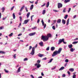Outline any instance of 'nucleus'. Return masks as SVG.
I'll return each instance as SVG.
<instances>
[{
  "label": "nucleus",
  "instance_id": "obj_1",
  "mask_svg": "<svg viewBox=\"0 0 78 78\" xmlns=\"http://www.w3.org/2000/svg\"><path fill=\"white\" fill-rule=\"evenodd\" d=\"M49 37H51V34H48L47 36L42 35L41 36V39L43 40L44 42H45L48 40Z\"/></svg>",
  "mask_w": 78,
  "mask_h": 78
},
{
  "label": "nucleus",
  "instance_id": "obj_2",
  "mask_svg": "<svg viewBox=\"0 0 78 78\" xmlns=\"http://www.w3.org/2000/svg\"><path fill=\"white\" fill-rule=\"evenodd\" d=\"M62 48H59L58 51H55L53 52V54L52 55V57L55 56L57 54H59L62 50Z\"/></svg>",
  "mask_w": 78,
  "mask_h": 78
},
{
  "label": "nucleus",
  "instance_id": "obj_3",
  "mask_svg": "<svg viewBox=\"0 0 78 78\" xmlns=\"http://www.w3.org/2000/svg\"><path fill=\"white\" fill-rule=\"evenodd\" d=\"M62 42H63V44H67V42H64V38L59 40L58 43V45L60 44Z\"/></svg>",
  "mask_w": 78,
  "mask_h": 78
},
{
  "label": "nucleus",
  "instance_id": "obj_4",
  "mask_svg": "<svg viewBox=\"0 0 78 78\" xmlns=\"http://www.w3.org/2000/svg\"><path fill=\"white\" fill-rule=\"evenodd\" d=\"M35 50V48L34 47H33L32 48V51L30 53V54H31V55H34V53H35V51H34Z\"/></svg>",
  "mask_w": 78,
  "mask_h": 78
},
{
  "label": "nucleus",
  "instance_id": "obj_5",
  "mask_svg": "<svg viewBox=\"0 0 78 78\" xmlns=\"http://www.w3.org/2000/svg\"><path fill=\"white\" fill-rule=\"evenodd\" d=\"M62 7V4L61 3H58V9H60V8Z\"/></svg>",
  "mask_w": 78,
  "mask_h": 78
},
{
  "label": "nucleus",
  "instance_id": "obj_6",
  "mask_svg": "<svg viewBox=\"0 0 78 78\" xmlns=\"http://www.w3.org/2000/svg\"><path fill=\"white\" fill-rule=\"evenodd\" d=\"M41 23L43 26H44V28L45 29L46 27V24H44V20H41Z\"/></svg>",
  "mask_w": 78,
  "mask_h": 78
},
{
  "label": "nucleus",
  "instance_id": "obj_7",
  "mask_svg": "<svg viewBox=\"0 0 78 78\" xmlns=\"http://www.w3.org/2000/svg\"><path fill=\"white\" fill-rule=\"evenodd\" d=\"M29 21H30V20L29 19L25 20L23 23V24H27V23Z\"/></svg>",
  "mask_w": 78,
  "mask_h": 78
},
{
  "label": "nucleus",
  "instance_id": "obj_8",
  "mask_svg": "<svg viewBox=\"0 0 78 78\" xmlns=\"http://www.w3.org/2000/svg\"><path fill=\"white\" fill-rule=\"evenodd\" d=\"M35 66H37V68H39V67H41V65L38 63H36L35 64Z\"/></svg>",
  "mask_w": 78,
  "mask_h": 78
},
{
  "label": "nucleus",
  "instance_id": "obj_9",
  "mask_svg": "<svg viewBox=\"0 0 78 78\" xmlns=\"http://www.w3.org/2000/svg\"><path fill=\"white\" fill-rule=\"evenodd\" d=\"M35 34H36V32H34L29 34V35L30 36H34V35H35Z\"/></svg>",
  "mask_w": 78,
  "mask_h": 78
},
{
  "label": "nucleus",
  "instance_id": "obj_10",
  "mask_svg": "<svg viewBox=\"0 0 78 78\" xmlns=\"http://www.w3.org/2000/svg\"><path fill=\"white\" fill-rule=\"evenodd\" d=\"M39 44L41 47H43L44 46V43L42 42L39 43Z\"/></svg>",
  "mask_w": 78,
  "mask_h": 78
},
{
  "label": "nucleus",
  "instance_id": "obj_11",
  "mask_svg": "<svg viewBox=\"0 0 78 78\" xmlns=\"http://www.w3.org/2000/svg\"><path fill=\"white\" fill-rule=\"evenodd\" d=\"M23 8H25V6L24 5H23V6H22V7H21V8L20 9V11L21 12L22 11V10H23Z\"/></svg>",
  "mask_w": 78,
  "mask_h": 78
},
{
  "label": "nucleus",
  "instance_id": "obj_12",
  "mask_svg": "<svg viewBox=\"0 0 78 78\" xmlns=\"http://www.w3.org/2000/svg\"><path fill=\"white\" fill-rule=\"evenodd\" d=\"M68 47L69 48H72L73 47V45L72 44L69 45Z\"/></svg>",
  "mask_w": 78,
  "mask_h": 78
},
{
  "label": "nucleus",
  "instance_id": "obj_13",
  "mask_svg": "<svg viewBox=\"0 0 78 78\" xmlns=\"http://www.w3.org/2000/svg\"><path fill=\"white\" fill-rule=\"evenodd\" d=\"M64 69H65L64 67V66H62L59 69V70L60 71L61 70H64Z\"/></svg>",
  "mask_w": 78,
  "mask_h": 78
},
{
  "label": "nucleus",
  "instance_id": "obj_14",
  "mask_svg": "<svg viewBox=\"0 0 78 78\" xmlns=\"http://www.w3.org/2000/svg\"><path fill=\"white\" fill-rule=\"evenodd\" d=\"M38 56H39V57H40V58H42V56H44V55L43 54H39L38 55Z\"/></svg>",
  "mask_w": 78,
  "mask_h": 78
},
{
  "label": "nucleus",
  "instance_id": "obj_15",
  "mask_svg": "<svg viewBox=\"0 0 78 78\" xmlns=\"http://www.w3.org/2000/svg\"><path fill=\"white\" fill-rule=\"evenodd\" d=\"M62 23L63 24H64V25H65V24H66V20H65L64 19H62Z\"/></svg>",
  "mask_w": 78,
  "mask_h": 78
},
{
  "label": "nucleus",
  "instance_id": "obj_16",
  "mask_svg": "<svg viewBox=\"0 0 78 78\" xmlns=\"http://www.w3.org/2000/svg\"><path fill=\"white\" fill-rule=\"evenodd\" d=\"M51 51H53L54 50H55V47H52L51 48Z\"/></svg>",
  "mask_w": 78,
  "mask_h": 78
},
{
  "label": "nucleus",
  "instance_id": "obj_17",
  "mask_svg": "<svg viewBox=\"0 0 78 78\" xmlns=\"http://www.w3.org/2000/svg\"><path fill=\"white\" fill-rule=\"evenodd\" d=\"M61 22V20L60 19H58L57 20V23H60Z\"/></svg>",
  "mask_w": 78,
  "mask_h": 78
},
{
  "label": "nucleus",
  "instance_id": "obj_18",
  "mask_svg": "<svg viewBox=\"0 0 78 78\" xmlns=\"http://www.w3.org/2000/svg\"><path fill=\"white\" fill-rule=\"evenodd\" d=\"M69 18L67 21H66V25L67 26L68 25H69Z\"/></svg>",
  "mask_w": 78,
  "mask_h": 78
},
{
  "label": "nucleus",
  "instance_id": "obj_19",
  "mask_svg": "<svg viewBox=\"0 0 78 78\" xmlns=\"http://www.w3.org/2000/svg\"><path fill=\"white\" fill-rule=\"evenodd\" d=\"M33 7H34V5H31L30 6V10H31V9H33Z\"/></svg>",
  "mask_w": 78,
  "mask_h": 78
},
{
  "label": "nucleus",
  "instance_id": "obj_20",
  "mask_svg": "<svg viewBox=\"0 0 78 78\" xmlns=\"http://www.w3.org/2000/svg\"><path fill=\"white\" fill-rule=\"evenodd\" d=\"M5 54V51H0V54Z\"/></svg>",
  "mask_w": 78,
  "mask_h": 78
},
{
  "label": "nucleus",
  "instance_id": "obj_21",
  "mask_svg": "<svg viewBox=\"0 0 78 78\" xmlns=\"http://www.w3.org/2000/svg\"><path fill=\"white\" fill-rule=\"evenodd\" d=\"M49 2H48L46 4V8H48V6H49Z\"/></svg>",
  "mask_w": 78,
  "mask_h": 78
},
{
  "label": "nucleus",
  "instance_id": "obj_22",
  "mask_svg": "<svg viewBox=\"0 0 78 78\" xmlns=\"http://www.w3.org/2000/svg\"><path fill=\"white\" fill-rule=\"evenodd\" d=\"M70 0H65L64 2L65 3H68V2H70Z\"/></svg>",
  "mask_w": 78,
  "mask_h": 78
},
{
  "label": "nucleus",
  "instance_id": "obj_23",
  "mask_svg": "<svg viewBox=\"0 0 78 78\" xmlns=\"http://www.w3.org/2000/svg\"><path fill=\"white\" fill-rule=\"evenodd\" d=\"M30 12H28L27 14V18H28V17H29V16H30Z\"/></svg>",
  "mask_w": 78,
  "mask_h": 78
},
{
  "label": "nucleus",
  "instance_id": "obj_24",
  "mask_svg": "<svg viewBox=\"0 0 78 78\" xmlns=\"http://www.w3.org/2000/svg\"><path fill=\"white\" fill-rule=\"evenodd\" d=\"M69 70L70 72H73V71H74V69L73 68H70L69 69Z\"/></svg>",
  "mask_w": 78,
  "mask_h": 78
},
{
  "label": "nucleus",
  "instance_id": "obj_25",
  "mask_svg": "<svg viewBox=\"0 0 78 78\" xmlns=\"http://www.w3.org/2000/svg\"><path fill=\"white\" fill-rule=\"evenodd\" d=\"M21 68V67H20L18 69V71H17V72L18 73L20 72V69Z\"/></svg>",
  "mask_w": 78,
  "mask_h": 78
},
{
  "label": "nucleus",
  "instance_id": "obj_26",
  "mask_svg": "<svg viewBox=\"0 0 78 78\" xmlns=\"http://www.w3.org/2000/svg\"><path fill=\"white\" fill-rule=\"evenodd\" d=\"M45 12H46L45 10H44L43 11L42 14H43V15H44V14H45Z\"/></svg>",
  "mask_w": 78,
  "mask_h": 78
},
{
  "label": "nucleus",
  "instance_id": "obj_27",
  "mask_svg": "<svg viewBox=\"0 0 78 78\" xmlns=\"http://www.w3.org/2000/svg\"><path fill=\"white\" fill-rule=\"evenodd\" d=\"M53 60V58H51L50 60L49 61V62H48V63H50V62H51Z\"/></svg>",
  "mask_w": 78,
  "mask_h": 78
},
{
  "label": "nucleus",
  "instance_id": "obj_28",
  "mask_svg": "<svg viewBox=\"0 0 78 78\" xmlns=\"http://www.w3.org/2000/svg\"><path fill=\"white\" fill-rule=\"evenodd\" d=\"M2 12H4L5 11V8L4 7H3L2 8Z\"/></svg>",
  "mask_w": 78,
  "mask_h": 78
},
{
  "label": "nucleus",
  "instance_id": "obj_29",
  "mask_svg": "<svg viewBox=\"0 0 78 78\" xmlns=\"http://www.w3.org/2000/svg\"><path fill=\"white\" fill-rule=\"evenodd\" d=\"M13 17L14 19L16 18V16H15V14L14 13L13 14Z\"/></svg>",
  "mask_w": 78,
  "mask_h": 78
},
{
  "label": "nucleus",
  "instance_id": "obj_30",
  "mask_svg": "<svg viewBox=\"0 0 78 78\" xmlns=\"http://www.w3.org/2000/svg\"><path fill=\"white\" fill-rule=\"evenodd\" d=\"M67 17H68V15H66L64 17V19H66L67 18Z\"/></svg>",
  "mask_w": 78,
  "mask_h": 78
},
{
  "label": "nucleus",
  "instance_id": "obj_31",
  "mask_svg": "<svg viewBox=\"0 0 78 78\" xmlns=\"http://www.w3.org/2000/svg\"><path fill=\"white\" fill-rule=\"evenodd\" d=\"M78 43V41H74L73 42V44H77Z\"/></svg>",
  "mask_w": 78,
  "mask_h": 78
},
{
  "label": "nucleus",
  "instance_id": "obj_32",
  "mask_svg": "<svg viewBox=\"0 0 78 78\" xmlns=\"http://www.w3.org/2000/svg\"><path fill=\"white\" fill-rule=\"evenodd\" d=\"M66 8H65L63 10V12H66Z\"/></svg>",
  "mask_w": 78,
  "mask_h": 78
},
{
  "label": "nucleus",
  "instance_id": "obj_33",
  "mask_svg": "<svg viewBox=\"0 0 78 78\" xmlns=\"http://www.w3.org/2000/svg\"><path fill=\"white\" fill-rule=\"evenodd\" d=\"M70 51L71 52H73V48H71Z\"/></svg>",
  "mask_w": 78,
  "mask_h": 78
},
{
  "label": "nucleus",
  "instance_id": "obj_34",
  "mask_svg": "<svg viewBox=\"0 0 78 78\" xmlns=\"http://www.w3.org/2000/svg\"><path fill=\"white\" fill-rule=\"evenodd\" d=\"M19 18L20 19V20L21 22V21L22 20V16H20Z\"/></svg>",
  "mask_w": 78,
  "mask_h": 78
},
{
  "label": "nucleus",
  "instance_id": "obj_35",
  "mask_svg": "<svg viewBox=\"0 0 78 78\" xmlns=\"http://www.w3.org/2000/svg\"><path fill=\"white\" fill-rule=\"evenodd\" d=\"M33 17H34V15H32L31 16V21H33Z\"/></svg>",
  "mask_w": 78,
  "mask_h": 78
},
{
  "label": "nucleus",
  "instance_id": "obj_36",
  "mask_svg": "<svg viewBox=\"0 0 78 78\" xmlns=\"http://www.w3.org/2000/svg\"><path fill=\"white\" fill-rule=\"evenodd\" d=\"M73 78H76V75L74 74L73 76Z\"/></svg>",
  "mask_w": 78,
  "mask_h": 78
},
{
  "label": "nucleus",
  "instance_id": "obj_37",
  "mask_svg": "<svg viewBox=\"0 0 78 78\" xmlns=\"http://www.w3.org/2000/svg\"><path fill=\"white\" fill-rule=\"evenodd\" d=\"M28 58H25L24 59L23 61H27Z\"/></svg>",
  "mask_w": 78,
  "mask_h": 78
},
{
  "label": "nucleus",
  "instance_id": "obj_38",
  "mask_svg": "<svg viewBox=\"0 0 78 78\" xmlns=\"http://www.w3.org/2000/svg\"><path fill=\"white\" fill-rule=\"evenodd\" d=\"M14 8V6L12 7L11 9V11H12L13 10V9Z\"/></svg>",
  "mask_w": 78,
  "mask_h": 78
},
{
  "label": "nucleus",
  "instance_id": "obj_39",
  "mask_svg": "<svg viewBox=\"0 0 78 78\" xmlns=\"http://www.w3.org/2000/svg\"><path fill=\"white\" fill-rule=\"evenodd\" d=\"M31 48H32V46H30L29 48V50H30L31 49Z\"/></svg>",
  "mask_w": 78,
  "mask_h": 78
},
{
  "label": "nucleus",
  "instance_id": "obj_40",
  "mask_svg": "<svg viewBox=\"0 0 78 78\" xmlns=\"http://www.w3.org/2000/svg\"><path fill=\"white\" fill-rule=\"evenodd\" d=\"M4 71H5V72H6V73H8V72H9L7 70H6V69H4Z\"/></svg>",
  "mask_w": 78,
  "mask_h": 78
},
{
  "label": "nucleus",
  "instance_id": "obj_41",
  "mask_svg": "<svg viewBox=\"0 0 78 78\" xmlns=\"http://www.w3.org/2000/svg\"><path fill=\"white\" fill-rule=\"evenodd\" d=\"M65 62H69V60L68 59H66L65 60Z\"/></svg>",
  "mask_w": 78,
  "mask_h": 78
},
{
  "label": "nucleus",
  "instance_id": "obj_42",
  "mask_svg": "<svg viewBox=\"0 0 78 78\" xmlns=\"http://www.w3.org/2000/svg\"><path fill=\"white\" fill-rule=\"evenodd\" d=\"M37 28V27H34L33 28H32V30H34V29H36V28Z\"/></svg>",
  "mask_w": 78,
  "mask_h": 78
},
{
  "label": "nucleus",
  "instance_id": "obj_43",
  "mask_svg": "<svg viewBox=\"0 0 78 78\" xmlns=\"http://www.w3.org/2000/svg\"><path fill=\"white\" fill-rule=\"evenodd\" d=\"M16 54H14V55H13V57L15 58V59H16Z\"/></svg>",
  "mask_w": 78,
  "mask_h": 78
},
{
  "label": "nucleus",
  "instance_id": "obj_44",
  "mask_svg": "<svg viewBox=\"0 0 78 78\" xmlns=\"http://www.w3.org/2000/svg\"><path fill=\"white\" fill-rule=\"evenodd\" d=\"M46 4L44 3L43 5H41V7H43V6H45V5Z\"/></svg>",
  "mask_w": 78,
  "mask_h": 78
},
{
  "label": "nucleus",
  "instance_id": "obj_45",
  "mask_svg": "<svg viewBox=\"0 0 78 78\" xmlns=\"http://www.w3.org/2000/svg\"><path fill=\"white\" fill-rule=\"evenodd\" d=\"M13 34V33H11V34H10L9 35V36H10V37L12 36Z\"/></svg>",
  "mask_w": 78,
  "mask_h": 78
},
{
  "label": "nucleus",
  "instance_id": "obj_46",
  "mask_svg": "<svg viewBox=\"0 0 78 78\" xmlns=\"http://www.w3.org/2000/svg\"><path fill=\"white\" fill-rule=\"evenodd\" d=\"M25 10L26 12H28V9H27V7H25Z\"/></svg>",
  "mask_w": 78,
  "mask_h": 78
},
{
  "label": "nucleus",
  "instance_id": "obj_47",
  "mask_svg": "<svg viewBox=\"0 0 78 78\" xmlns=\"http://www.w3.org/2000/svg\"><path fill=\"white\" fill-rule=\"evenodd\" d=\"M52 29H53V30H55V26H52Z\"/></svg>",
  "mask_w": 78,
  "mask_h": 78
},
{
  "label": "nucleus",
  "instance_id": "obj_48",
  "mask_svg": "<svg viewBox=\"0 0 78 78\" xmlns=\"http://www.w3.org/2000/svg\"><path fill=\"white\" fill-rule=\"evenodd\" d=\"M50 49V48H49V47H48L47 48H46V50L47 51H48V50Z\"/></svg>",
  "mask_w": 78,
  "mask_h": 78
},
{
  "label": "nucleus",
  "instance_id": "obj_49",
  "mask_svg": "<svg viewBox=\"0 0 78 78\" xmlns=\"http://www.w3.org/2000/svg\"><path fill=\"white\" fill-rule=\"evenodd\" d=\"M41 62V61L40 60H38L37 61V63H38V64H39Z\"/></svg>",
  "mask_w": 78,
  "mask_h": 78
},
{
  "label": "nucleus",
  "instance_id": "obj_50",
  "mask_svg": "<svg viewBox=\"0 0 78 78\" xmlns=\"http://www.w3.org/2000/svg\"><path fill=\"white\" fill-rule=\"evenodd\" d=\"M67 73L68 75H70V73L69 71H67Z\"/></svg>",
  "mask_w": 78,
  "mask_h": 78
},
{
  "label": "nucleus",
  "instance_id": "obj_51",
  "mask_svg": "<svg viewBox=\"0 0 78 78\" xmlns=\"http://www.w3.org/2000/svg\"><path fill=\"white\" fill-rule=\"evenodd\" d=\"M70 10H71V8H70L69 9L68 12H69L70 11Z\"/></svg>",
  "mask_w": 78,
  "mask_h": 78
},
{
  "label": "nucleus",
  "instance_id": "obj_52",
  "mask_svg": "<svg viewBox=\"0 0 78 78\" xmlns=\"http://www.w3.org/2000/svg\"><path fill=\"white\" fill-rule=\"evenodd\" d=\"M39 22H40V20L39 19H38V20L37 21V23H39Z\"/></svg>",
  "mask_w": 78,
  "mask_h": 78
},
{
  "label": "nucleus",
  "instance_id": "obj_53",
  "mask_svg": "<svg viewBox=\"0 0 78 78\" xmlns=\"http://www.w3.org/2000/svg\"><path fill=\"white\" fill-rule=\"evenodd\" d=\"M21 35H22V34H20L18 35V36H20Z\"/></svg>",
  "mask_w": 78,
  "mask_h": 78
},
{
  "label": "nucleus",
  "instance_id": "obj_54",
  "mask_svg": "<svg viewBox=\"0 0 78 78\" xmlns=\"http://www.w3.org/2000/svg\"><path fill=\"white\" fill-rule=\"evenodd\" d=\"M46 59H47V58H46V57H45L42 59L43 60H46Z\"/></svg>",
  "mask_w": 78,
  "mask_h": 78
},
{
  "label": "nucleus",
  "instance_id": "obj_55",
  "mask_svg": "<svg viewBox=\"0 0 78 78\" xmlns=\"http://www.w3.org/2000/svg\"><path fill=\"white\" fill-rule=\"evenodd\" d=\"M53 11H54L55 12H58V11H57L56 10H54Z\"/></svg>",
  "mask_w": 78,
  "mask_h": 78
},
{
  "label": "nucleus",
  "instance_id": "obj_56",
  "mask_svg": "<svg viewBox=\"0 0 78 78\" xmlns=\"http://www.w3.org/2000/svg\"><path fill=\"white\" fill-rule=\"evenodd\" d=\"M30 76H31L32 78H34V76H33V75H30Z\"/></svg>",
  "mask_w": 78,
  "mask_h": 78
},
{
  "label": "nucleus",
  "instance_id": "obj_57",
  "mask_svg": "<svg viewBox=\"0 0 78 78\" xmlns=\"http://www.w3.org/2000/svg\"><path fill=\"white\" fill-rule=\"evenodd\" d=\"M78 38H76L74 40V41H77V40H78Z\"/></svg>",
  "mask_w": 78,
  "mask_h": 78
},
{
  "label": "nucleus",
  "instance_id": "obj_58",
  "mask_svg": "<svg viewBox=\"0 0 78 78\" xmlns=\"http://www.w3.org/2000/svg\"><path fill=\"white\" fill-rule=\"evenodd\" d=\"M29 2L30 3H31L32 4H33V3H34V1H33L32 2H31V1H29Z\"/></svg>",
  "mask_w": 78,
  "mask_h": 78
},
{
  "label": "nucleus",
  "instance_id": "obj_59",
  "mask_svg": "<svg viewBox=\"0 0 78 78\" xmlns=\"http://www.w3.org/2000/svg\"><path fill=\"white\" fill-rule=\"evenodd\" d=\"M56 68V66H55L54 68H52L51 69V70H54V69H55Z\"/></svg>",
  "mask_w": 78,
  "mask_h": 78
},
{
  "label": "nucleus",
  "instance_id": "obj_60",
  "mask_svg": "<svg viewBox=\"0 0 78 78\" xmlns=\"http://www.w3.org/2000/svg\"><path fill=\"white\" fill-rule=\"evenodd\" d=\"M53 22H54V23H56V20H54L53 21Z\"/></svg>",
  "mask_w": 78,
  "mask_h": 78
},
{
  "label": "nucleus",
  "instance_id": "obj_61",
  "mask_svg": "<svg viewBox=\"0 0 78 78\" xmlns=\"http://www.w3.org/2000/svg\"><path fill=\"white\" fill-rule=\"evenodd\" d=\"M41 75L42 76H44V73H41Z\"/></svg>",
  "mask_w": 78,
  "mask_h": 78
},
{
  "label": "nucleus",
  "instance_id": "obj_62",
  "mask_svg": "<svg viewBox=\"0 0 78 78\" xmlns=\"http://www.w3.org/2000/svg\"><path fill=\"white\" fill-rule=\"evenodd\" d=\"M62 76L63 77H65L66 76V74H63Z\"/></svg>",
  "mask_w": 78,
  "mask_h": 78
},
{
  "label": "nucleus",
  "instance_id": "obj_63",
  "mask_svg": "<svg viewBox=\"0 0 78 78\" xmlns=\"http://www.w3.org/2000/svg\"><path fill=\"white\" fill-rule=\"evenodd\" d=\"M37 69V68H34L32 70H35Z\"/></svg>",
  "mask_w": 78,
  "mask_h": 78
},
{
  "label": "nucleus",
  "instance_id": "obj_64",
  "mask_svg": "<svg viewBox=\"0 0 78 78\" xmlns=\"http://www.w3.org/2000/svg\"><path fill=\"white\" fill-rule=\"evenodd\" d=\"M38 78H42V76H40L38 77Z\"/></svg>",
  "mask_w": 78,
  "mask_h": 78
}]
</instances>
